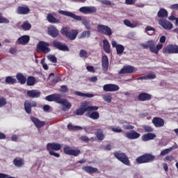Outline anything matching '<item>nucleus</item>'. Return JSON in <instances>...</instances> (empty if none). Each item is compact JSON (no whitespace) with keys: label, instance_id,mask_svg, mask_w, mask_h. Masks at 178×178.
<instances>
[{"label":"nucleus","instance_id":"obj_26","mask_svg":"<svg viewBox=\"0 0 178 178\" xmlns=\"http://www.w3.org/2000/svg\"><path fill=\"white\" fill-rule=\"evenodd\" d=\"M47 20L49 22V23H51L52 24L60 23V20L59 19H57L56 17H54V15H52V14H51V13L47 15Z\"/></svg>","mask_w":178,"mask_h":178},{"label":"nucleus","instance_id":"obj_57","mask_svg":"<svg viewBox=\"0 0 178 178\" xmlns=\"http://www.w3.org/2000/svg\"><path fill=\"white\" fill-rule=\"evenodd\" d=\"M40 63L44 70H48V65L45 63V58H42L40 61Z\"/></svg>","mask_w":178,"mask_h":178},{"label":"nucleus","instance_id":"obj_64","mask_svg":"<svg viewBox=\"0 0 178 178\" xmlns=\"http://www.w3.org/2000/svg\"><path fill=\"white\" fill-rule=\"evenodd\" d=\"M111 149H112V145L111 144L106 145V146L104 147L105 151H111Z\"/></svg>","mask_w":178,"mask_h":178},{"label":"nucleus","instance_id":"obj_32","mask_svg":"<svg viewBox=\"0 0 178 178\" xmlns=\"http://www.w3.org/2000/svg\"><path fill=\"white\" fill-rule=\"evenodd\" d=\"M16 79L19 81L20 84H26V81H27V78H26V76H24L22 73H18L16 75Z\"/></svg>","mask_w":178,"mask_h":178},{"label":"nucleus","instance_id":"obj_42","mask_svg":"<svg viewBox=\"0 0 178 178\" xmlns=\"http://www.w3.org/2000/svg\"><path fill=\"white\" fill-rule=\"evenodd\" d=\"M21 27L24 31H28L31 29V24L26 21L22 24Z\"/></svg>","mask_w":178,"mask_h":178},{"label":"nucleus","instance_id":"obj_12","mask_svg":"<svg viewBox=\"0 0 178 178\" xmlns=\"http://www.w3.org/2000/svg\"><path fill=\"white\" fill-rule=\"evenodd\" d=\"M136 70V67L132 65H124L118 72V74H130L131 73H134Z\"/></svg>","mask_w":178,"mask_h":178},{"label":"nucleus","instance_id":"obj_52","mask_svg":"<svg viewBox=\"0 0 178 178\" xmlns=\"http://www.w3.org/2000/svg\"><path fill=\"white\" fill-rule=\"evenodd\" d=\"M81 154V151L79 150V149H76V150H74V149H72L71 150V154L72 156H79V155H80Z\"/></svg>","mask_w":178,"mask_h":178},{"label":"nucleus","instance_id":"obj_51","mask_svg":"<svg viewBox=\"0 0 178 178\" xmlns=\"http://www.w3.org/2000/svg\"><path fill=\"white\" fill-rule=\"evenodd\" d=\"M72 148L69 146H65L63 148L64 154H66L67 155H70L72 154Z\"/></svg>","mask_w":178,"mask_h":178},{"label":"nucleus","instance_id":"obj_15","mask_svg":"<svg viewBox=\"0 0 178 178\" xmlns=\"http://www.w3.org/2000/svg\"><path fill=\"white\" fill-rule=\"evenodd\" d=\"M62 97V95L59 93H55L50 95H48L45 97L46 101L49 102H56L58 104L59 102V99Z\"/></svg>","mask_w":178,"mask_h":178},{"label":"nucleus","instance_id":"obj_21","mask_svg":"<svg viewBox=\"0 0 178 178\" xmlns=\"http://www.w3.org/2000/svg\"><path fill=\"white\" fill-rule=\"evenodd\" d=\"M138 101L144 102L145 101H151L152 99V95L147 92H141L138 96Z\"/></svg>","mask_w":178,"mask_h":178},{"label":"nucleus","instance_id":"obj_11","mask_svg":"<svg viewBox=\"0 0 178 178\" xmlns=\"http://www.w3.org/2000/svg\"><path fill=\"white\" fill-rule=\"evenodd\" d=\"M103 90L105 92H113L115 91H119L120 88L116 84L108 83L103 86Z\"/></svg>","mask_w":178,"mask_h":178},{"label":"nucleus","instance_id":"obj_16","mask_svg":"<svg viewBox=\"0 0 178 178\" xmlns=\"http://www.w3.org/2000/svg\"><path fill=\"white\" fill-rule=\"evenodd\" d=\"M35 106H37V102H24V110L25 112L28 113V115H30L31 113V108H35Z\"/></svg>","mask_w":178,"mask_h":178},{"label":"nucleus","instance_id":"obj_48","mask_svg":"<svg viewBox=\"0 0 178 178\" xmlns=\"http://www.w3.org/2000/svg\"><path fill=\"white\" fill-rule=\"evenodd\" d=\"M47 59L52 62L53 63H58V59L54 55L49 54L47 56Z\"/></svg>","mask_w":178,"mask_h":178},{"label":"nucleus","instance_id":"obj_1","mask_svg":"<svg viewBox=\"0 0 178 178\" xmlns=\"http://www.w3.org/2000/svg\"><path fill=\"white\" fill-rule=\"evenodd\" d=\"M58 13L60 15H63V16H67L68 17H72L74 20H77V22H81L82 24L85 26L86 30H91V24H90V21L86 19H83L80 15H76L74 13L70 11H65V10H59Z\"/></svg>","mask_w":178,"mask_h":178},{"label":"nucleus","instance_id":"obj_58","mask_svg":"<svg viewBox=\"0 0 178 178\" xmlns=\"http://www.w3.org/2000/svg\"><path fill=\"white\" fill-rule=\"evenodd\" d=\"M49 155H51V156H55L56 158H59V156H60L59 153H56L54 150H49Z\"/></svg>","mask_w":178,"mask_h":178},{"label":"nucleus","instance_id":"obj_6","mask_svg":"<svg viewBox=\"0 0 178 178\" xmlns=\"http://www.w3.org/2000/svg\"><path fill=\"white\" fill-rule=\"evenodd\" d=\"M37 52H42L43 54H49L51 49H49V43L44 41H40L36 47Z\"/></svg>","mask_w":178,"mask_h":178},{"label":"nucleus","instance_id":"obj_35","mask_svg":"<svg viewBox=\"0 0 178 178\" xmlns=\"http://www.w3.org/2000/svg\"><path fill=\"white\" fill-rule=\"evenodd\" d=\"M162 48H163V44H158L156 47H155V42H153V49L152 52H153V54H156V55H158L159 51H161Z\"/></svg>","mask_w":178,"mask_h":178},{"label":"nucleus","instance_id":"obj_30","mask_svg":"<svg viewBox=\"0 0 178 178\" xmlns=\"http://www.w3.org/2000/svg\"><path fill=\"white\" fill-rule=\"evenodd\" d=\"M103 49L106 54H111V44L108 40H103Z\"/></svg>","mask_w":178,"mask_h":178},{"label":"nucleus","instance_id":"obj_47","mask_svg":"<svg viewBox=\"0 0 178 178\" xmlns=\"http://www.w3.org/2000/svg\"><path fill=\"white\" fill-rule=\"evenodd\" d=\"M91 35V32L90 31H83L79 37V38H88Z\"/></svg>","mask_w":178,"mask_h":178},{"label":"nucleus","instance_id":"obj_25","mask_svg":"<svg viewBox=\"0 0 178 178\" xmlns=\"http://www.w3.org/2000/svg\"><path fill=\"white\" fill-rule=\"evenodd\" d=\"M26 95L29 98H38L41 95V92L37 90H27Z\"/></svg>","mask_w":178,"mask_h":178},{"label":"nucleus","instance_id":"obj_3","mask_svg":"<svg viewBox=\"0 0 178 178\" xmlns=\"http://www.w3.org/2000/svg\"><path fill=\"white\" fill-rule=\"evenodd\" d=\"M60 33L68 40H70V41H74V40L77 38V35H79V30H70V28L65 26L60 30Z\"/></svg>","mask_w":178,"mask_h":178},{"label":"nucleus","instance_id":"obj_56","mask_svg":"<svg viewBox=\"0 0 178 178\" xmlns=\"http://www.w3.org/2000/svg\"><path fill=\"white\" fill-rule=\"evenodd\" d=\"M112 131H114V133H122L123 129L120 128V127H111Z\"/></svg>","mask_w":178,"mask_h":178},{"label":"nucleus","instance_id":"obj_7","mask_svg":"<svg viewBox=\"0 0 178 178\" xmlns=\"http://www.w3.org/2000/svg\"><path fill=\"white\" fill-rule=\"evenodd\" d=\"M97 31L102 34H104V35H106L107 37H111L112 34H113L112 29L108 25L98 24Z\"/></svg>","mask_w":178,"mask_h":178},{"label":"nucleus","instance_id":"obj_53","mask_svg":"<svg viewBox=\"0 0 178 178\" xmlns=\"http://www.w3.org/2000/svg\"><path fill=\"white\" fill-rule=\"evenodd\" d=\"M146 76L147 80H154V79H156V74H155V72L149 73Z\"/></svg>","mask_w":178,"mask_h":178},{"label":"nucleus","instance_id":"obj_9","mask_svg":"<svg viewBox=\"0 0 178 178\" xmlns=\"http://www.w3.org/2000/svg\"><path fill=\"white\" fill-rule=\"evenodd\" d=\"M163 54H178L177 44H168L163 49Z\"/></svg>","mask_w":178,"mask_h":178},{"label":"nucleus","instance_id":"obj_2","mask_svg":"<svg viewBox=\"0 0 178 178\" xmlns=\"http://www.w3.org/2000/svg\"><path fill=\"white\" fill-rule=\"evenodd\" d=\"M99 107L97 106H90V102L85 101L81 103V108L76 111L77 116L83 115L85 112H92V111H98Z\"/></svg>","mask_w":178,"mask_h":178},{"label":"nucleus","instance_id":"obj_14","mask_svg":"<svg viewBox=\"0 0 178 178\" xmlns=\"http://www.w3.org/2000/svg\"><path fill=\"white\" fill-rule=\"evenodd\" d=\"M47 33L53 38H56L59 35V31L56 29V26L51 25L47 28Z\"/></svg>","mask_w":178,"mask_h":178},{"label":"nucleus","instance_id":"obj_8","mask_svg":"<svg viewBox=\"0 0 178 178\" xmlns=\"http://www.w3.org/2000/svg\"><path fill=\"white\" fill-rule=\"evenodd\" d=\"M52 44L54 48L59 51H62L63 52H69V51H70V49H69V47H67L66 44L63 43L58 40H53Z\"/></svg>","mask_w":178,"mask_h":178},{"label":"nucleus","instance_id":"obj_50","mask_svg":"<svg viewBox=\"0 0 178 178\" xmlns=\"http://www.w3.org/2000/svg\"><path fill=\"white\" fill-rule=\"evenodd\" d=\"M103 99L106 102H108V104H111L112 102V96L111 95H104Z\"/></svg>","mask_w":178,"mask_h":178},{"label":"nucleus","instance_id":"obj_4","mask_svg":"<svg viewBox=\"0 0 178 178\" xmlns=\"http://www.w3.org/2000/svg\"><path fill=\"white\" fill-rule=\"evenodd\" d=\"M154 161H155V156L149 153L139 156L136 159V162L138 163V165H141L143 163H149V162H152Z\"/></svg>","mask_w":178,"mask_h":178},{"label":"nucleus","instance_id":"obj_40","mask_svg":"<svg viewBox=\"0 0 178 178\" xmlns=\"http://www.w3.org/2000/svg\"><path fill=\"white\" fill-rule=\"evenodd\" d=\"M145 31L147 33V34H148V35H154V34H155V29L151 26H147Z\"/></svg>","mask_w":178,"mask_h":178},{"label":"nucleus","instance_id":"obj_34","mask_svg":"<svg viewBox=\"0 0 178 178\" xmlns=\"http://www.w3.org/2000/svg\"><path fill=\"white\" fill-rule=\"evenodd\" d=\"M13 165H15V166H16L17 168H22V166H23L24 165V161L22 159H17L15 158L13 160Z\"/></svg>","mask_w":178,"mask_h":178},{"label":"nucleus","instance_id":"obj_63","mask_svg":"<svg viewBox=\"0 0 178 178\" xmlns=\"http://www.w3.org/2000/svg\"><path fill=\"white\" fill-rule=\"evenodd\" d=\"M136 2V0H125L126 5H134Z\"/></svg>","mask_w":178,"mask_h":178},{"label":"nucleus","instance_id":"obj_62","mask_svg":"<svg viewBox=\"0 0 178 178\" xmlns=\"http://www.w3.org/2000/svg\"><path fill=\"white\" fill-rule=\"evenodd\" d=\"M81 141H83L84 143H88L90 141V138L87 136H81Z\"/></svg>","mask_w":178,"mask_h":178},{"label":"nucleus","instance_id":"obj_46","mask_svg":"<svg viewBox=\"0 0 178 178\" xmlns=\"http://www.w3.org/2000/svg\"><path fill=\"white\" fill-rule=\"evenodd\" d=\"M68 130H73L74 131H77L79 130H83V127L79 126H73L70 124L67 125Z\"/></svg>","mask_w":178,"mask_h":178},{"label":"nucleus","instance_id":"obj_13","mask_svg":"<svg viewBox=\"0 0 178 178\" xmlns=\"http://www.w3.org/2000/svg\"><path fill=\"white\" fill-rule=\"evenodd\" d=\"M159 24L165 30H172L173 29V24L165 19H159Z\"/></svg>","mask_w":178,"mask_h":178},{"label":"nucleus","instance_id":"obj_44","mask_svg":"<svg viewBox=\"0 0 178 178\" xmlns=\"http://www.w3.org/2000/svg\"><path fill=\"white\" fill-rule=\"evenodd\" d=\"M124 24L127 26V27H130L131 29H135V27H137V24H131L129 19H124Z\"/></svg>","mask_w":178,"mask_h":178},{"label":"nucleus","instance_id":"obj_37","mask_svg":"<svg viewBox=\"0 0 178 178\" xmlns=\"http://www.w3.org/2000/svg\"><path fill=\"white\" fill-rule=\"evenodd\" d=\"M74 94L78 95V97H86V98H92L94 97V94L91 93H83L80 91H75Z\"/></svg>","mask_w":178,"mask_h":178},{"label":"nucleus","instance_id":"obj_59","mask_svg":"<svg viewBox=\"0 0 178 178\" xmlns=\"http://www.w3.org/2000/svg\"><path fill=\"white\" fill-rule=\"evenodd\" d=\"M4 23L6 24H8L10 23V21L8 19V18L0 17V24Z\"/></svg>","mask_w":178,"mask_h":178},{"label":"nucleus","instance_id":"obj_54","mask_svg":"<svg viewBox=\"0 0 178 178\" xmlns=\"http://www.w3.org/2000/svg\"><path fill=\"white\" fill-rule=\"evenodd\" d=\"M88 55V54L87 53V51H86L85 49H81L79 52L80 58H87Z\"/></svg>","mask_w":178,"mask_h":178},{"label":"nucleus","instance_id":"obj_43","mask_svg":"<svg viewBox=\"0 0 178 178\" xmlns=\"http://www.w3.org/2000/svg\"><path fill=\"white\" fill-rule=\"evenodd\" d=\"M176 148L175 146H172L170 148L165 149L161 152L160 156H165V155H167V154H169L170 151H172V149H175Z\"/></svg>","mask_w":178,"mask_h":178},{"label":"nucleus","instance_id":"obj_17","mask_svg":"<svg viewBox=\"0 0 178 178\" xmlns=\"http://www.w3.org/2000/svg\"><path fill=\"white\" fill-rule=\"evenodd\" d=\"M102 68L104 72H108V69H109V59L106 55L102 56Z\"/></svg>","mask_w":178,"mask_h":178},{"label":"nucleus","instance_id":"obj_38","mask_svg":"<svg viewBox=\"0 0 178 178\" xmlns=\"http://www.w3.org/2000/svg\"><path fill=\"white\" fill-rule=\"evenodd\" d=\"M88 116L90 119H92L93 120H98V119H99V113L97 111H92Z\"/></svg>","mask_w":178,"mask_h":178},{"label":"nucleus","instance_id":"obj_45","mask_svg":"<svg viewBox=\"0 0 178 178\" xmlns=\"http://www.w3.org/2000/svg\"><path fill=\"white\" fill-rule=\"evenodd\" d=\"M6 84H16V79L12 76H7L5 80Z\"/></svg>","mask_w":178,"mask_h":178},{"label":"nucleus","instance_id":"obj_24","mask_svg":"<svg viewBox=\"0 0 178 178\" xmlns=\"http://www.w3.org/2000/svg\"><path fill=\"white\" fill-rule=\"evenodd\" d=\"M141 135L138 134L137 131L132 130L129 133H127L126 137L129 138V140H136L137 138H140Z\"/></svg>","mask_w":178,"mask_h":178},{"label":"nucleus","instance_id":"obj_31","mask_svg":"<svg viewBox=\"0 0 178 178\" xmlns=\"http://www.w3.org/2000/svg\"><path fill=\"white\" fill-rule=\"evenodd\" d=\"M141 47H143V49H148V48H149V50L151 51V52H152V49L154 47V41L149 40L145 44L143 43L141 44Z\"/></svg>","mask_w":178,"mask_h":178},{"label":"nucleus","instance_id":"obj_29","mask_svg":"<svg viewBox=\"0 0 178 178\" xmlns=\"http://www.w3.org/2000/svg\"><path fill=\"white\" fill-rule=\"evenodd\" d=\"M156 137L155 134L147 133L146 134L143 135L142 140L143 141H149L150 140H154Z\"/></svg>","mask_w":178,"mask_h":178},{"label":"nucleus","instance_id":"obj_27","mask_svg":"<svg viewBox=\"0 0 178 178\" xmlns=\"http://www.w3.org/2000/svg\"><path fill=\"white\" fill-rule=\"evenodd\" d=\"M168 16V13L166 9L161 8L157 13V17H161V19H166Z\"/></svg>","mask_w":178,"mask_h":178},{"label":"nucleus","instance_id":"obj_49","mask_svg":"<svg viewBox=\"0 0 178 178\" xmlns=\"http://www.w3.org/2000/svg\"><path fill=\"white\" fill-rule=\"evenodd\" d=\"M8 104V102L6 101V98L3 97H0V108H3L5 105Z\"/></svg>","mask_w":178,"mask_h":178},{"label":"nucleus","instance_id":"obj_5","mask_svg":"<svg viewBox=\"0 0 178 178\" xmlns=\"http://www.w3.org/2000/svg\"><path fill=\"white\" fill-rule=\"evenodd\" d=\"M113 155L118 161H120V162H122V163L127 166H130V160L126 153L121 151H115L113 152Z\"/></svg>","mask_w":178,"mask_h":178},{"label":"nucleus","instance_id":"obj_60","mask_svg":"<svg viewBox=\"0 0 178 178\" xmlns=\"http://www.w3.org/2000/svg\"><path fill=\"white\" fill-rule=\"evenodd\" d=\"M60 88H61L60 89L61 92H69V88L65 85L61 86Z\"/></svg>","mask_w":178,"mask_h":178},{"label":"nucleus","instance_id":"obj_28","mask_svg":"<svg viewBox=\"0 0 178 178\" xmlns=\"http://www.w3.org/2000/svg\"><path fill=\"white\" fill-rule=\"evenodd\" d=\"M61 104V105H63L67 108V109H70L72 108V104L69 102V101L66 99H63L62 97H60V99H58V103Z\"/></svg>","mask_w":178,"mask_h":178},{"label":"nucleus","instance_id":"obj_20","mask_svg":"<svg viewBox=\"0 0 178 178\" xmlns=\"http://www.w3.org/2000/svg\"><path fill=\"white\" fill-rule=\"evenodd\" d=\"M152 123L155 127H163L165 126V120L159 117H154L152 119Z\"/></svg>","mask_w":178,"mask_h":178},{"label":"nucleus","instance_id":"obj_22","mask_svg":"<svg viewBox=\"0 0 178 178\" xmlns=\"http://www.w3.org/2000/svg\"><path fill=\"white\" fill-rule=\"evenodd\" d=\"M31 120L33 122L37 129H41V127H44V126H45V122L41 121L40 119L35 117H31Z\"/></svg>","mask_w":178,"mask_h":178},{"label":"nucleus","instance_id":"obj_18","mask_svg":"<svg viewBox=\"0 0 178 178\" xmlns=\"http://www.w3.org/2000/svg\"><path fill=\"white\" fill-rule=\"evenodd\" d=\"M29 42H30V37L27 35H24L17 40L18 45H27Z\"/></svg>","mask_w":178,"mask_h":178},{"label":"nucleus","instance_id":"obj_36","mask_svg":"<svg viewBox=\"0 0 178 178\" xmlns=\"http://www.w3.org/2000/svg\"><path fill=\"white\" fill-rule=\"evenodd\" d=\"M35 81H37V80L35 79V76H29L26 79V84L27 86L31 87L32 86H34L35 84Z\"/></svg>","mask_w":178,"mask_h":178},{"label":"nucleus","instance_id":"obj_19","mask_svg":"<svg viewBox=\"0 0 178 178\" xmlns=\"http://www.w3.org/2000/svg\"><path fill=\"white\" fill-rule=\"evenodd\" d=\"M62 148V145L59 143H52L47 145V151H59Z\"/></svg>","mask_w":178,"mask_h":178},{"label":"nucleus","instance_id":"obj_33","mask_svg":"<svg viewBox=\"0 0 178 178\" xmlns=\"http://www.w3.org/2000/svg\"><path fill=\"white\" fill-rule=\"evenodd\" d=\"M83 170L87 173H97L98 172V168H93L92 166H85Z\"/></svg>","mask_w":178,"mask_h":178},{"label":"nucleus","instance_id":"obj_23","mask_svg":"<svg viewBox=\"0 0 178 178\" xmlns=\"http://www.w3.org/2000/svg\"><path fill=\"white\" fill-rule=\"evenodd\" d=\"M17 13L18 15H28L30 13V8L27 6H18L17 8Z\"/></svg>","mask_w":178,"mask_h":178},{"label":"nucleus","instance_id":"obj_55","mask_svg":"<svg viewBox=\"0 0 178 178\" xmlns=\"http://www.w3.org/2000/svg\"><path fill=\"white\" fill-rule=\"evenodd\" d=\"M143 129L146 133H152L154 131V129L151 126H144Z\"/></svg>","mask_w":178,"mask_h":178},{"label":"nucleus","instance_id":"obj_61","mask_svg":"<svg viewBox=\"0 0 178 178\" xmlns=\"http://www.w3.org/2000/svg\"><path fill=\"white\" fill-rule=\"evenodd\" d=\"M86 69H87L88 72H90V73H95V69H94L93 66L88 65L86 67Z\"/></svg>","mask_w":178,"mask_h":178},{"label":"nucleus","instance_id":"obj_10","mask_svg":"<svg viewBox=\"0 0 178 178\" xmlns=\"http://www.w3.org/2000/svg\"><path fill=\"white\" fill-rule=\"evenodd\" d=\"M79 10L81 13H83V15H91V13H97V8L95 6H83Z\"/></svg>","mask_w":178,"mask_h":178},{"label":"nucleus","instance_id":"obj_41","mask_svg":"<svg viewBox=\"0 0 178 178\" xmlns=\"http://www.w3.org/2000/svg\"><path fill=\"white\" fill-rule=\"evenodd\" d=\"M115 49L117 55H123V53L124 52V46H123L122 44H118Z\"/></svg>","mask_w":178,"mask_h":178},{"label":"nucleus","instance_id":"obj_39","mask_svg":"<svg viewBox=\"0 0 178 178\" xmlns=\"http://www.w3.org/2000/svg\"><path fill=\"white\" fill-rule=\"evenodd\" d=\"M96 137L100 141H102V140H104V138H105V136L104 135V131L101 129H97L96 131Z\"/></svg>","mask_w":178,"mask_h":178}]
</instances>
